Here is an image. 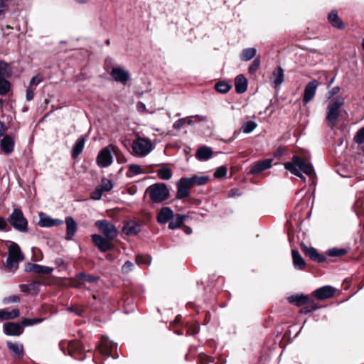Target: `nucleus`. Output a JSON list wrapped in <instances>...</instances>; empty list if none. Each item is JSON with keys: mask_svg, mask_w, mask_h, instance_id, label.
<instances>
[{"mask_svg": "<svg viewBox=\"0 0 364 364\" xmlns=\"http://www.w3.org/2000/svg\"><path fill=\"white\" fill-rule=\"evenodd\" d=\"M284 166L285 169L300 178L304 182H306V178L302 173L306 174L310 178H314L316 176L312 164L296 155H294L290 161L285 162Z\"/></svg>", "mask_w": 364, "mask_h": 364, "instance_id": "f257e3e1", "label": "nucleus"}, {"mask_svg": "<svg viewBox=\"0 0 364 364\" xmlns=\"http://www.w3.org/2000/svg\"><path fill=\"white\" fill-rule=\"evenodd\" d=\"M146 193L149 194L151 200L155 203H161L167 200L170 196L168 186L164 183H156L149 186Z\"/></svg>", "mask_w": 364, "mask_h": 364, "instance_id": "f03ea898", "label": "nucleus"}, {"mask_svg": "<svg viewBox=\"0 0 364 364\" xmlns=\"http://www.w3.org/2000/svg\"><path fill=\"white\" fill-rule=\"evenodd\" d=\"M8 223L12 228L19 232H27L28 230V222L24 216L21 208H14L8 217Z\"/></svg>", "mask_w": 364, "mask_h": 364, "instance_id": "7ed1b4c3", "label": "nucleus"}, {"mask_svg": "<svg viewBox=\"0 0 364 364\" xmlns=\"http://www.w3.org/2000/svg\"><path fill=\"white\" fill-rule=\"evenodd\" d=\"M132 149L135 156L144 157L152 151L154 146L150 139L139 136L133 141Z\"/></svg>", "mask_w": 364, "mask_h": 364, "instance_id": "20e7f679", "label": "nucleus"}, {"mask_svg": "<svg viewBox=\"0 0 364 364\" xmlns=\"http://www.w3.org/2000/svg\"><path fill=\"white\" fill-rule=\"evenodd\" d=\"M344 100L341 97H337L334 101L331 102L326 110V121L331 127H333L340 114V108L343 105Z\"/></svg>", "mask_w": 364, "mask_h": 364, "instance_id": "39448f33", "label": "nucleus"}, {"mask_svg": "<svg viewBox=\"0 0 364 364\" xmlns=\"http://www.w3.org/2000/svg\"><path fill=\"white\" fill-rule=\"evenodd\" d=\"M95 226L108 240H113L119 234L116 226L107 220H97Z\"/></svg>", "mask_w": 364, "mask_h": 364, "instance_id": "423d86ee", "label": "nucleus"}, {"mask_svg": "<svg viewBox=\"0 0 364 364\" xmlns=\"http://www.w3.org/2000/svg\"><path fill=\"white\" fill-rule=\"evenodd\" d=\"M114 150V146L109 144L103 148L97 156V164L100 168H105L109 166L113 162L112 152Z\"/></svg>", "mask_w": 364, "mask_h": 364, "instance_id": "0eeeda50", "label": "nucleus"}, {"mask_svg": "<svg viewBox=\"0 0 364 364\" xmlns=\"http://www.w3.org/2000/svg\"><path fill=\"white\" fill-rule=\"evenodd\" d=\"M92 240L99 250L102 252H107L113 248V245L111 242L112 240H108L106 237H104L100 235H92Z\"/></svg>", "mask_w": 364, "mask_h": 364, "instance_id": "6e6552de", "label": "nucleus"}, {"mask_svg": "<svg viewBox=\"0 0 364 364\" xmlns=\"http://www.w3.org/2000/svg\"><path fill=\"white\" fill-rule=\"evenodd\" d=\"M192 186L189 183V179L181 178L176 183V198L183 199L187 198L190 195V188Z\"/></svg>", "mask_w": 364, "mask_h": 364, "instance_id": "1a4fd4ad", "label": "nucleus"}, {"mask_svg": "<svg viewBox=\"0 0 364 364\" xmlns=\"http://www.w3.org/2000/svg\"><path fill=\"white\" fill-rule=\"evenodd\" d=\"M109 74L114 81L124 85L130 79L129 73L119 67L113 68Z\"/></svg>", "mask_w": 364, "mask_h": 364, "instance_id": "9d476101", "label": "nucleus"}, {"mask_svg": "<svg viewBox=\"0 0 364 364\" xmlns=\"http://www.w3.org/2000/svg\"><path fill=\"white\" fill-rule=\"evenodd\" d=\"M318 87V82L312 80L304 88L302 102L304 105L308 104L315 96Z\"/></svg>", "mask_w": 364, "mask_h": 364, "instance_id": "9b49d317", "label": "nucleus"}, {"mask_svg": "<svg viewBox=\"0 0 364 364\" xmlns=\"http://www.w3.org/2000/svg\"><path fill=\"white\" fill-rule=\"evenodd\" d=\"M116 347L117 345L111 341L107 336H103L101 338L100 343L98 346V349L101 354L111 356L112 350Z\"/></svg>", "mask_w": 364, "mask_h": 364, "instance_id": "f8f14e48", "label": "nucleus"}, {"mask_svg": "<svg viewBox=\"0 0 364 364\" xmlns=\"http://www.w3.org/2000/svg\"><path fill=\"white\" fill-rule=\"evenodd\" d=\"M336 293V289L331 286H324L316 289L313 294L318 300L332 297Z\"/></svg>", "mask_w": 364, "mask_h": 364, "instance_id": "ddd939ff", "label": "nucleus"}, {"mask_svg": "<svg viewBox=\"0 0 364 364\" xmlns=\"http://www.w3.org/2000/svg\"><path fill=\"white\" fill-rule=\"evenodd\" d=\"M23 326L18 323H6L4 326V332L7 336H18L23 333Z\"/></svg>", "mask_w": 364, "mask_h": 364, "instance_id": "4468645a", "label": "nucleus"}, {"mask_svg": "<svg viewBox=\"0 0 364 364\" xmlns=\"http://www.w3.org/2000/svg\"><path fill=\"white\" fill-rule=\"evenodd\" d=\"M6 346L9 350L11 355L18 359L23 358L24 355L23 346L22 343L17 342L7 341Z\"/></svg>", "mask_w": 364, "mask_h": 364, "instance_id": "2eb2a0df", "label": "nucleus"}, {"mask_svg": "<svg viewBox=\"0 0 364 364\" xmlns=\"http://www.w3.org/2000/svg\"><path fill=\"white\" fill-rule=\"evenodd\" d=\"M63 220L53 219L45 213H40L38 225L42 228H50L63 224Z\"/></svg>", "mask_w": 364, "mask_h": 364, "instance_id": "dca6fc26", "label": "nucleus"}, {"mask_svg": "<svg viewBox=\"0 0 364 364\" xmlns=\"http://www.w3.org/2000/svg\"><path fill=\"white\" fill-rule=\"evenodd\" d=\"M301 250L307 257L314 262H323L326 260L325 256L319 254L314 247H308L306 245H302Z\"/></svg>", "mask_w": 364, "mask_h": 364, "instance_id": "f3484780", "label": "nucleus"}, {"mask_svg": "<svg viewBox=\"0 0 364 364\" xmlns=\"http://www.w3.org/2000/svg\"><path fill=\"white\" fill-rule=\"evenodd\" d=\"M272 159H267L254 164L251 168L250 172L252 174H257L272 166Z\"/></svg>", "mask_w": 364, "mask_h": 364, "instance_id": "a211bd4d", "label": "nucleus"}, {"mask_svg": "<svg viewBox=\"0 0 364 364\" xmlns=\"http://www.w3.org/2000/svg\"><path fill=\"white\" fill-rule=\"evenodd\" d=\"M66 224V235L67 240H71L77 230V224L75 220L70 217H66L65 220Z\"/></svg>", "mask_w": 364, "mask_h": 364, "instance_id": "6ab92c4d", "label": "nucleus"}, {"mask_svg": "<svg viewBox=\"0 0 364 364\" xmlns=\"http://www.w3.org/2000/svg\"><path fill=\"white\" fill-rule=\"evenodd\" d=\"M26 271L49 274L53 272V268L33 263H28L26 266Z\"/></svg>", "mask_w": 364, "mask_h": 364, "instance_id": "aec40b11", "label": "nucleus"}, {"mask_svg": "<svg viewBox=\"0 0 364 364\" xmlns=\"http://www.w3.org/2000/svg\"><path fill=\"white\" fill-rule=\"evenodd\" d=\"M288 300L290 303L298 306L307 304H313V300L309 296L304 294L292 295L288 298Z\"/></svg>", "mask_w": 364, "mask_h": 364, "instance_id": "412c9836", "label": "nucleus"}, {"mask_svg": "<svg viewBox=\"0 0 364 364\" xmlns=\"http://www.w3.org/2000/svg\"><path fill=\"white\" fill-rule=\"evenodd\" d=\"M141 231V225L136 221H128L123 228V232L127 235H136Z\"/></svg>", "mask_w": 364, "mask_h": 364, "instance_id": "4be33fe9", "label": "nucleus"}, {"mask_svg": "<svg viewBox=\"0 0 364 364\" xmlns=\"http://www.w3.org/2000/svg\"><path fill=\"white\" fill-rule=\"evenodd\" d=\"M173 217V212L169 207H163L157 215V221L161 224L166 223Z\"/></svg>", "mask_w": 364, "mask_h": 364, "instance_id": "5701e85b", "label": "nucleus"}, {"mask_svg": "<svg viewBox=\"0 0 364 364\" xmlns=\"http://www.w3.org/2000/svg\"><path fill=\"white\" fill-rule=\"evenodd\" d=\"M0 146L5 154H11L14 148V140L13 137L9 135L4 136L1 141Z\"/></svg>", "mask_w": 364, "mask_h": 364, "instance_id": "b1692460", "label": "nucleus"}, {"mask_svg": "<svg viewBox=\"0 0 364 364\" xmlns=\"http://www.w3.org/2000/svg\"><path fill=\"white\" fill-rule=\"evenodd\" d=\"M247 80L243 75H237L235 79V87L237 93H244L247 89Z\"/></svg>", "mask_w": 364, "mask_h": 364, "instance_id": "393cba45", "label": "nucleus"}, {"mask_svg": "<svg viewBox=\"0 0 364 364\" xmlns=\"http://www.w3.org/2000/svg\"><path fill=\"white\" fill-rule=\"evenodd\" d=\"M291 255L294 268L299 270L304 269L306 266V262L301 254L297 250H292Z\"/></svg>", "mask_w": 364, "mask_h": 364, "instance_id": "a878e982", "label": "nucleus"}, {"mask_svg": "<svg viewBox=\"0 0 364 364\" xmlns=\"http://www.w3.org/2000/svg\"><path fill=\"white\" fill-rule=\"evenodd\" d=\"M8 257L19 259L21 261L23 259V255L18 244L11 242L9 246Z\"/></svg>", "mask_w": 364, "mask_h": 364, "instance_id": "bb28decb", "label": "nucleus"}, {"mask_svg": "<svg viewBox=\"0 0 364 364\" xmlns=\"http://www.w3.org/2000/svg\"><path fill=\"white\" fill-rule=\"evenodd\" d=\"M85 143V136H82L80 138L77 139L75 141L72 151V156L74 159H76L78 157V156L80 154V153L82 151Z\"/></svg>", "mask_w": 364, "mask_h": 364, "instance_id": "cd10ccee", "label": "nucleus"}, {"mask_svg": "<svg viewBox=\"0 0 364 364\" xmlns=\"http://www.w3.org/2000/svg\"><path fill=\"white\" fill-rule=\"evenodd\" d=\"M328 21L335 28H337L338 29H343L344 28V24L342 22V21L340 19L338 14L335 11H332L331 13H329L328 16Z\"/></svg>", "mask_w": 364, "mask_h": 364, "instance_id": "c85d7f7f", "label": "nucleus"}, {"mask_svg": "<svg viewBox=\"0 0 364 364\" xmlns=\"http://www.w3.org/2000/svg\"><path fill=\"white\" fill-rule=\"evenodd\" d=\"M213 155L211 149L207 146L199 148L196 154V157L200 161H206L209 159Z\"/></svg>", "mask_w": 364, "mask_h": 364, "instance_id": "c756f323", "label": "nucleus"}, {"mask_svg": "<svg viewBox=\"0 0 364 364\" xmlns=\"http://www.w3.org/2000/svg\"><path fill=\"white\" fill-rule=\"evenodd\" d=\"M273 83L275 87L280 86L284 81V71L281 66L277 67L272 73Z\"/></svg>", "mask_w": 364, "mask_h": 364, "instance_id": "7c9ffc66", "label": "nucleus"}, {"mask_svg": "<svg viewBox=\"0 0 364 364\" xmlns=\"http://www.w3.org/2000/svg\"><path fill=\"white\" fill-rule=\"evenodd\" d=\"M19 316V310L14 309L9 311L7 309H0V320H9L17 318Z\"/></svg>", "mask_w": 364, "mask_h": 364, "instance_id": "2f4dec72", "label": "nucleus"}, {"mask_svg": "<svg viewBox=\"0 0 364 364\" xmlns=\"http://www.w3.org/2000/svg\"><path fill=\"white\" fill-rule=\"evenodd\" d=\"M186 218V215L180 214L176 215L171 218L172 220L168 224V228L171 230H174L180 228L181 225L183 223Z\"/></svg>", "mask_w": 364, "mask_h": 364, "instance_id": "473e14b6", "label": "nucleus"}, {"mask_svg": "<svg viewBox=\"0 0 364 364\" xmlns=\"http://www.w3.org/2000/svg\"><path fill=\"white\" fill-rule=\"evenodd\" d=\"M12 74V70L9 63L0 60V78L6 79Z\"/></svg>", "mask_w": 364, "mask_h": 364, "instance_id": "72a5a7b5", "label": "nucleus"}, {"mask_svg": "<svg viewBox=\"0 0 364 364\" xmlns=\"http://www.w3.org/2000/svg\"><path fill=\"white\" fill-rule=\"evenodd\" d=\"M186 179H189V183L192 187L194 186H202L207 183L208 181V177L205 176H193L192 177L186 178Z\"/></svg>", "mask_w": 364, "mask_h": 364, "instance_id": "f704fd0d", "label": "nucleus"}, {"mask_svg": "<svg viewBox=\"0 0 364 364\" xmlns=\"http://www.w3.org/2000/svg\"><path fill=\"white\" fill-rule=\"evenodd\" d=\"M257 53L255 48H247L242 50L240 58L242 61H248L252 59Z\"/></svg>", "mask_w": 364, "mask_h": 364, "instance_id": "c9c22d12", "label": "nucleus"}, {"mask_svg": "<svg viewBox=\"0 0 364 364\" xmlns=\"http://www.w3.org/2000/svg\"><path fill=\"white\" fill-rule=\"evenodd\" d=\"M157 176L162 180H169L173 176L172 171L167 167H162L157 171Z\"/></svg>", "mask_w": 364, "mask_h": 364, "instance_id": "e433bc0d", "label": "nucleus"}, {"mask_svg": "<svg viewBox=\"0 0 364 364\" xmlns=\"http://www.w3.org/2000/svg\"><path fill=\"white\" fill-rule=\"evenodd\" d=\"M39 283L33 282L28 284L21 286V291L27 293L37 294L38 292Z\"/></svg>", "mask_w": 364, "mask_h": 364, "instance_id": "4c0bfd02", "label": "nucleus"}, {"mask_svg": "<svg viewBox=\"0 0 364 364\" xmlns=\"http://www.w3.org/2000/svg\"><path fill=\"white\" fill-rule=\"evenodd\" d=\"M144 171L139 165L137 164H130L129 166L128 171L127 173V177H133L136 175H139L143 173Z\"/></svg>", "mask_w": 364, "mask_h": 364, "instance_id": "58836bf2", "label": "nucleus"}, {"mask_svg": "<svg viewBox=\"0 0 364 364\" xmlns=\"http://www.w3.org/2000/svg\"><path fill=\"white\" fill-rule=\"evenodd\" d=\"M257 127V124L254 121H247L242 124L241 127V130L245 134H250L253 132L256 127Z\"/></svg>", "mask_w": 364, "mask_h": 364, "instance_id": "ea45409f", "label": "nucleus"}, {"mask_svg": "<svg viewBox=\"0 0 364 364\" xmlns=\"http://www.w3.org/2000/svg\"><path fill=\"white\" fill-rule=\"evenodd\" d=\"M98 186L103 192H109L113 188V183L111 180L102 178Z\"/></svg>", "mask_w": 364, "mask_h": 364, "instance_id": "a19ab883", "label": "nucleus"}, {"mask_svg": "<svg viewBox=\"0 0 364 364\" xmlns=\"http://www.w3.org/2000/svg\"><path fill=\"white\" fill-rule=\"evenodd\" d=\"M21 261V260L19 259L7 257L6 268L10 272H14L17 269L18 267V263Z\"/></svg>", "mask_w": 364, "mask_h": 364, "instance_id": "79ce46f5", "label": "nucleus"}, {"mask_svg": "<svg viewBox=\"0 0 364 364\" xmlns=\"http://www.w3.org/2000/svg\"><path fill=\"white\" fill-rule=\"evenodd\" d=\"M215 90L220 93H227L231 88V85L224 81L218 82L215 85Z\"/></svg>", "mask_w": 364, "mask_h": 364, "instance_id": "37998d69", "label": "nucleus"}, {"mask_svg": "<svg viewBox=\"0 0 364 364\" xmlns=\"http://www.w3.org/2000/svg\"><path fill=\"white\" fill-rule=\"evenodd\" d=\"M11 83L6 79L0 78V95H4L10 90Z\"/></svg>", "mask_w": 364, "mask_h": 364, "instance_id": "c03bdc74", "label": "nucleus"}, {"mask_svg": "<svg viewBox=\"0 0 364 364\" xmlns=\"http://www.w3.org/2000/svg\"><path fill=\"white\" fill-rule=\"evenodd\" d=\"M77 277L79 279L84 281V282H94L99 279V277L86 274L83 272L79 273L77 275Z\"/></svg>", "mask_w": 364, "mask_h": 364, "instance_id": "a18cd8bd", "label": "nucleus"}, {"mask_svg": "<svg viewBox=\"0 0 364 364\" xmlns=\"http://www.w3.org/2000/svg\"><path fill=\"white\" fill-rule=\"evenodd\" d=\"M347 253V250L346 249H338V248H333L328 251V255L331 257H339L344 255Z\"/></svg>", "mask_w": 364, "mask_h": 364, "instance_id": "49530a36", "label": "nucleus"}, {"mask_svg": "<svg viewBox=\"0 0 364 364\" xmlns=\"http://www.w3.org/2000/svg\"><path fill=\"white\" fill-rule=\"evenodd\" d=\"M260 66V59L259 58H255V60L252 62L251 65L248 68V71L250 73H255Z\"/></svg>", "mask_w": 364, "mask_h": 364, "instance_id": "de8ad7c7", "label": "nucleus"}, {"mask_svg": "<svg viewBox=\"0 0 364 364\" xmlns=\"http://www.w3.org/2000/svg\"><path fill=\"white\" fill-rule=\"evenodd\" d=\"M43 321V318H24L22 321L23 326H33L41 323Z\"/></svg>", "mask_w": 364, "mask_h": 364, "instance_id": "09e8293b", "label": "nucleus"}, {"mask_svg": "<svg viewBox=\"0 0 364 364\" xmlns=\"http://www.w3.org/2000/svg\"><path fill=\"white\" fill-rule=\"evenodd\" d=\"M354 140L358 144H361L364 142V127L357 132Z\"/></svg>", "mask_w": 364, "mask_h": 364, "instance_id": "8fccbe9b", "label": "nucleus"}, {"mask_svg": "<svg viewBox=\"0 0 364 364\" xmlns=\"http://www.w3.org/2000/svg\"><path fill=\"white\" fill-rule=\"evenodd\" d=\"M103 191L97 186L95 189L91 193L90 198L92 200H100L103 194Z\"/></svg>", "mask_w": 364, "mask_h": 364, "instance_id": "3c124183", "label": "nucleus"}, {"mask_svg": "<svg viewBox=\"0 0 364 364\" xmlns=\"http://www.w3.org/2000/svg\"><path fill=\"white\" fill-rule=\"evenodd\" d=\"M228 172V169L225 166H220L216 169L214 173L215 178H220L224 177Z\"/></svg>", "mask_w": 364, "mask_h": 364, "instance_id": "603ef678", "label": "nucleus"}, {"mask_svg": "<svg viewBox=\"0 0 364 364\" xmlns=\"http://www.w3.org/2000/svg\"><path fill=\"white\" fill-rule=\"evenodd\" d=\"M42 81H43V77L41 75L38 74L31 78V80L30 81V85L28 87L35 88V87H36Z\"/></svg>", "mask_w": 364, "mask_h": 364, "instance_id": "864d4df0", "label": "nucleus"}, {"mask_svg": "<svg viewBox=\"0 0 364 364\" xmlns=\"http://www.w3.org/2000/svg\"><path fill=\"white\" fill-rule=\"evenodd\" d=\"M309 304V306L304 307L300 310L301 314H306L310 313L313 311H315L318 309L317 305L316 304H314V301H313V304Z\"/></svg>", "mask_w": 364, "mask_h": 364, "instance_id": "5fc2aeb1", "label": "nucleus"}, {"mask_svg": "<svg viewBox=\"0 0 364 364\" xmlns=\"http://www.w3.org/2000/svg\"><path fill=\"white\" fill-rule=\"evenodd\" d=\"M134 267V264L130 261H127L122 267V271L124 274H127L132 271Z\"/></svg>", "mask_w": 364, "mask_h": 364, "instance_id": "6e6d98bb", "label": "nucleus"}, {"mask_svg": "<svg viewBox=\"0 0 364 364\" xmlns=\"http://www.w3.org/2000/svg\"><path fill=\"white\" fill-rule=\"evenodd\" d=\"M20 301V298L17 295H12L11 296H8L4 299L3 302L5 304H8L9 303H16Z\"/></svg>", "mask_w": 364, "mask_h": 364, "instance_id": "4d7b16f0", "label": "nucleus"}, {"mask_svg": "<svg viewBox=\"0 0 364 364\" xmlns=\"http://www.w3.org/2000/svg\"><path fill=\"white\" fill-rule=\"evenodd\" d=\"M186 122V118H181V119L176 120L173 124V129H175L176 130L181 129L183 127Z\"/></svg>", "mask_w": 364, "mask_h": 364, "instance_id": "13d9d810", "label": "nucleus"}, {"mask_svg": "<svg viewBox=\"0 0 364 364\" xmlns=\"http://www.w3.org/2000/svg\"><path fill=\"white\" fill-rule=\"evenodd\" d=\"M136 263L140 264H149L151 262L150 257L149 256L146 257H142V256H137L136 257Z\"/></svg>", "mask_w": 364, "mask_h": 364, "instance_id": "bf43d9fd", "label": "nucleus"}, {"mask_svg": "<svg viewBox=\"0 0 364 364\" xmlns=\"http://www.w3.org/2000/svg\"><path fill=\"white\" fill-rule=\"evenodd\" d=\"M34 87H28L26 90V97L28 101H31L34 97Z\"/></svg>", "mask_w": 364, "mask_h": 364, "instance_id": "052dcab7", "label": "nucleus"}, {"mask_svg": "<svg viewBox=\"0 0 364 364\" xmlns=\"http://www.w3.org/2000/svg\"><path fill=\"white\" fill-rule=\"evenodd\" d=\"M8 220H6L4 218L0 216V230L7 231Z\"/></svg>", "mask_w": 364, "mask_h": 364, "instance_id": "680f3d73", "label": "nucleus"}, {"mask_svg": "<svg viewBox=\"0 0 364 364\" xmlns=\"http://www.w3.org/2000/svg\"><path fill=\"white\" fill-rule=\"evenodd\" d=\"M136 109L139 112H144L146 111V105L142 102H138L136 104Z\"/></svg>", "mask_w": 364, "mask_h": 364, "instance_id": "e2e57ef3", "label": "nucleus"}, {"mask_svg": "<svg viewBox=\"0 0 364 364\" xmlns=\"http://www.w3.org/2000/svg\"><path fill=\"white\" fill-rule=\"evenodd\" d=\"M68 310L70 312H75L76 314H77L79 316H82L83 314V311H84V310L82 309H77L74 307L69 308Z\"/></svg>", "mask_w": 364, "mask_h": 364, "instance_id": "0e129e2a", "label": "nucleus"}, {"mask_svg": "<svg viewBox=\"0 0 364 364\" xmlns=\"http://www.w3.org/2000/svg\"><path fill=\"white\" fill-rule=\"evenodd\" d=\"M210 362V359L206 355L200 356V364H208Z\"/></svg>", "mask_w": 364, "mask_h": 364, "instance_id": "69168bd1", "label": "nucleus"}, {"mask_svg": "<svg viewBox=\"0 0 364 364\" xmlns=\"http://www.w3.org/2000/svg\"><path fill=\"white\" fill-rule=\"evenodd\" d=\"M199 331V328L198 326H195L193 327H191V328H189L188 329V333L190 334V335H194V334H196Z\"/></svg>", "mask_w": 364, "mask_h": 364, "instance_id": "338daca9", "label": "nucleus"}, {"mask_svg": "<svg viewBox=\"0 0 364 364\" xmlns=\"http://www.w3.org/2000/svg\"><path fill=\"white\" fill-rule=\"evenodd\" d=\"M235 196H240V193H239L237 189L232 188L229 191V192H228L229 197H234Z\"/></svg>", "mask_w": 364, "mask_h": 364, "instance_id": "774afa93", "label": "nucleus"}]
</instances>
